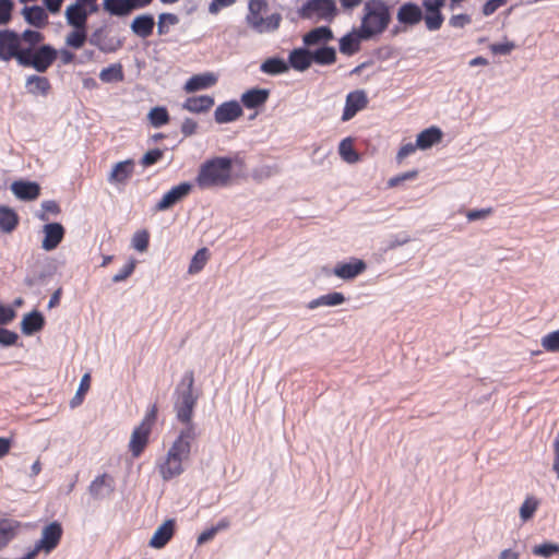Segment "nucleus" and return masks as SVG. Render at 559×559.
Masks as SVG:
<instances>
[{
  "label": "nucleus",
  "mask_w": 559,
  "mask_h": 559,
  "mask_svg": "<svg viewBox=\"0 0 559 559\" xmlns=\"http://www.w3.org/2000/svg\"><path fill=\"white\" fill-rule=\"evenodd\" d=\"M162 157H163V151L159 148H154V150L146 152L143 155V157L141 159V164L144 167H147V166H151V165L157 163Z\"/></svg>",
  "instance_id": "obj_56"
},
{
  "label": "nucleus",
  "mask_w": 559,
  "mask_h": 559,
  "mask_svg": "<svg viewBox=\"0 0 559 559\" xmlns=\"http://www.w3.org/2000/svg\"><path fill=\"white\" fill-rule=\"evenodd\" d=\"M90 385H91V377L88 373H85L81 378V381H80V384H79L75 395L70 401L71 408H75L83 402V396L88 391Z\"/></svg>",
  "instance_id": "obj_47"
},
{
  "label": "nucleus",
  "mask_w": 559,
  "mask_h": 559,
  "mask_svg": "<svg viewBox=\"0 0 559 559\" xmlns=\"http://www.w3.org/2000/svg\"><path fill=\"white\" fill-rule=\"evenodd\" d=\"M41 210H43V212H41V213H39V214L37 215V217H38L40 221H44V222H46V221H48V219H49V217L47 216V214H46V213H51V214H53V215H58V214L60 213V206H59V204H58L56 201H53V200H47V201H44V202L41 203Z\"/></svg>",
  "instance_id": "obj_52"
},
{
  "label": "nucleus",
  "mask_w": 559,
  "mask_h": 559,
  "mask_svg": "<svg viewBox=\"0 0 559 559\" xmlns=\"http://www.w3.org/2000/svg\"><path fill=\"white\" fill-rule=\"evenodd\" d=\"M391 22L390 7L384 0H367L362 8L359 29L365 38L382 34Z\"/></svg>",
  "instance_id": "obj_3"
},
{
  "label": "nucleus",
  "mask_w": 559,
  "mask_h": 559,
  "mask_svg": "<svg viewBox=\"0 0 559 559\" xmlns=\"http://www.w3.org/2000/svg\"><path fill=\"white\" fill-rule=\"evenodd\" d=\"M514 48L515 45L513 41L492 44L490 46V50L496 55H509Z\"/></svg>",
  "instance_id": "obj_60"
},
{
  "label": "nucleus",
  "mask_w": 559,
  "mask_h": 559,
  "mask_svg": "<svg viewBox=\"0 0 559 559\" xmlns=\"http://www.w3.org/2000/svg\"><path fill=\"white\" fill-rule=\"evenodd\" d=\"M88 490L95 499H103L112 492L114 480L109 475L103 474L92 481Z\"/></svg>",
  "instance_id": "obj_21"
},
{
  "label": "nucleus",
  "mask_w": 559,
  "mask_h": 559,
  "mask_svg": "<svg viewBox=\"0 0 559 559\" xmlns=\"http://www.w3.org/2000/svg\"><path fill=\"white\" fill-rule=\"evenodd\" d=\"M45 324V319L43 314L34 310L27 314H25L21 321V330L25 335H32L43 329Z\"/></svg>",
  "instance_id": "obj_29"
},
{
  "label": "nucleus",
  "mask_w": 559,
  "mask_h": 559,
  "mask_svg": "<svg viewBox=\"0 0 559 559\" xmlns=\"http://www.w3.org/2000/svg\"><path fill=\"white\" fill-rule=\"evenodd\" d=\"M362 40H369V38L362 37L359 28L353 29L340 39V51L345 56H352L360 49Z\"/></svg>",
  "instance_id": "obj_17"
},
{
  "label": "nucleus",
  "mask_w": 559,
  "mask_h": 559,
  "mask_svg": "<svg viewBox=\"0 0 559 559\" xmlns=\"http://www.w3.org/2000/svg\"><path fill=\"white\" fill-rule=\"evenodd\" d=\"M368 105V97L364 90H356L346 96L345 107L342 115V121H348L356 116V114L365 109Z\"/></svg>",
  "instance_id": "obj_9"
},
{
  "label": "nucleus",
  "mask_w": 559,
  "mask_h": 559,
  "mask_svg": "<svg viewBox=\"0 0 559 559\" xmlns=\"http://www.w3.org/2000/svg\"><path fill=\"white\" fill-rule=\"evenodd\" d=\"M15 318V311L9 306L0 305V325L10 323Z\"/></svg>",
  "instance_id": "obj_61"
},
{
  "label": "nucleus",
  "mask_w": 559,
  "mask_h": 559,
  "mask_svg": "<svg viewBox=\"0 0 559 559\" xmlns=\"http://www.w3.org/2000/svg\"><path fill=\"white\" fill-rule=\"evenodd\" d=\"M267 12V2L265 0H250L246 22L248 26L258 34L275 32L282 22L280 13H273L263 16Z\"/></svg>",
  "instance_id": "obj_4"
},
{
  "label": "nucleus",
  "mask_w": 559,
  "mask_h": 559,
  "mask_svg": "<svg viewBox=\"0 0 559 559\" xmlns=\"http://www.w3.org/2000/svg\"><path fill=\"white\" fill-rule=\"evenodd\" d=\"M135 269V260L131 259L117 274L112 276L114 283L127 280Z\"/></svg>",
  "instance_id": "obj_55"
},
{
  "label": "nucleus",
  "mask_w": 559,
  "mask_h": 559,
  "mask_svg": "<svg viewBox=\"0 0 559 559\" xmlns=\"http://www.w3.org/2000/svg\"><path fill=\"white\" fill-rule=\"evenodd\" d=\"M88 41L91 45L96 46L103 52H111L116 50V47L106 41V33L104 27H99L94 31Z\"/></svg>",
  "instance_id": "obj_42"
},
{
  "label": "nucleus",
  "mask_w": 559,
  "mask_h": 559,
  "mask_svg": "<svg viewBox=\"0 0 559 559\" xmlns=\"http://www.w3.org/2000/svg\"><path fill=\"white\" fill-rule=\"evenodd\" d=\"M338 13L334 0H307L298 10L301 19L313 20L316 22H332Z\"/></svg>",
  "instance_id": "obj_6"
},
{
  "label": "nucleus",
  "mask_w": 559,
  "mask_h": 559,
  "mask_svg": "<svg viewBox=\"0 0 559 559\" xmlns=\"http://www.w3.org/2000/svg\"><path fill=\"white\" fill-rule=\"evenodd\" d=\"M99 79L103 82H119L123 80V72L120 64H112L108 68H105L99 73Z\"/></svg>",
  "instance_id": "obj_45"
},
{
  "label": "nucleus",
  "mask_w": 559,
  "mask_h": 559,
  "mask_svg": "<svg viewBox=\"0 0 559 559\" xmlns=\"http://www.w3.org/2000/svg\"><path fill=\"white\" fill-rule=\"evenodd\" d=\"M276 173V168L273 166H262L254 170L253 177L262 180L272 177Z\"/></svg>",
  "instance_id": "obj_63"
},
{
  "label": "nucleus",
  "mask_w": 559,
  "mask_h": 559,
  "mask_svg": "<svg viewBox=\"0 0 559 559\" xmlns=\"http://www.w3.org/2000/svg\"><path fill=\"white\" fill-rule=\"evenodd\" d=\"M506 3L507 0H488L483 7V14L489 16Z\"/></svg>",
  "instance_id": "obj_62"
},
{
  "label": "nucleus",
  "mask_w": 559,
  "mask_h": 559,
  "mask_svg": "<svg viewBox=\"0 0 559 559\" xmlns=\"http://www.w3.org/2000/svg\"><path fill=\"white\" fill-rule=\"evenodd\" d=\"M104 10L111 15L126 16L132 12L129 0H104Z\"/></svg>",
  "instance_id": "obj_37"
},
{
  "label": "nucleus",
  "mask_w": 559,
  "mask_h": 559,
  "mask_svg": "<svg viewBox=\"0 0 559 559\" xmlns=\"http://www.w3.org/2000/svg\"><path fill=\"white\" fill-rule=\"evenodd\" d=\"M288 66L297 71H306L312 63L311 51L306 48H296L288 56Z\"/></svg>",
  "instance_id": "obj_26"
},
{
  "label": "nucleus",
  "mask_w": 559,
  "mask_h": 559,
  "mask_svg": "<svg viewBox=\"0 0 559 559\" xmlns=\"http://www.w3.org/2000/svg\"><path fill=\"white\" fill-rule=\"evenodd\" d=\"M148 246V234L146 231L135 233L132 237V247L143 252L147 249Z\"/></svg>",
  "instance_id": "obj_53"
},
{
  "label": "nucleus",
  "mask_w": 559,
  "mask_h": 559,
  "mask_svg": "<svg viewBox=\"0 0 559 559\" xmlns=\"http://www.w3.org/2000/svg\"><path fill=\"white\" fill-rule=\"evenodd\" d=\"M417 175H418L417 170L406 171V173L400 174V175L391 178L389 180L388 185H389V187H396L406 180H412V179L416 178Z\"/></svg>",
  "instance_id": "obj_59"
},
{
  "label": "nucleus",
  "mask_w": 559,
  "mask_h": 559,
  "mask_svg": "<svg viewBox=\"0 0 559 559\" xmlns=\"http://www.w3.org/2000/svg\"><path fill=\"white\" fill-rule=\"evenodd\" d=\"M191 191V185L189 182H181L178 186L173 187L167 191L160 201L156 204L157 211H166L174 206L176 203L186 198Z\"/></svg>",
  "instance_id": "obj_12"
},
{
  "label": "nucleus",
  "mask_w": 559,
  "mask_h": 559,
  "mask_svg": "<svg viewBox=\"0 0 559 559\" xmlns=\"http://www.w3.org/2000/svg\"><path fill=\"white\" fill-rule=\"evenodd\" d=\"M86 40V32L85 28H74V31L70 32L66 37L67 46L79 49L81 48Z\"/></svg>",
  "instance_id": "obj_48"
},
{
  "label": "nucleus",
  "mask_w": 559,
  "mask_h": 559,
  "mask_svg": "<svg viewBox=\"0 0 559 559\" xmlns=\"http://www.w3.org/2000/svg\"><path fill=\"white\" fill-rule=\"evenodd\" d=\"M338 154L342 159L348 164H355L360 159L359 154L354 148L353 140L350 138H346L341 141L338 145Z\"/></svg>",
  "instance_id": "obj_39"
},
{
  "label": "nucleus",
  "mask_w": 559,
  "mask_h": 559,
  "mask_svg": "<svg viewBox=\"0 0 559 559\" xmlns=\"http://www.w3.org/2000/svg\"><path fill=\"white\" fill-rule=\"evenodd\" d=\"M44 239L41 248L45 251L55 250L62 241L66 230L60 223H48L43 227Z\"/></svg>",
  "instance_id": "obj_11"
},
{
  "label": "nucleus",
  "mask_w": 559,
  "mask_h": 559,
  "mask_svg": "<svg viewBox=\"0 0 559 559\" xmlns=\"http://www.w3.org/2000/svg\"><path fill=\"white\" fill-rule=\"evenodd\" d=\"M179 23V17L173 13H160L157 21V33L158 35H165L169 32V26H174Z\"/></svg>",
  "instance_id": "obj_46"
},
{
  "label": "nucleus",
  "mask_w": 559,
  "mask_h": 559,
  "mask_svg": "<svg viewBox=\"0 0 559 559\" xmlns=\"http://www.w3.org/2000/svg\"><path fill=\"white\" fill-rule=\"evenodd\" d=\"M175 395L176 418L185 427L179 431L166 455L156 463V468L165 481L176 478L185 472V464L189 462L191 455V444L197 438L192 418L199 394L194 392V373L192 370L185 372L175 390Z\"/></svg>",
  "instance_id": "obj_1"
},
{
  "label": "nucleus",
  "mask_w": 559,
  "mask_h": 559,
  "mask_svg": "<svg viewBox=\"0 0 559 559\" xmlns=\"http://www.w3.org/2000/svg\"><path fill=\"white\" fill-rule=\"evenodd\" d=\"M333 39V33L328 26H319L304 35L302 41L306 46H314L320 43H328Z\"/></svg>",
  "instance_id": "obj_30"
},
{
  "label": "nucleus",
  "mask_w": 559,
  "mask_h": 559,
  "mask_svg": "<svg viewBox=\"0 0 559 559\" xmlns=\"http://www.w3.org/2000/svg\"><path fill=\"white\" fill-rule=\"evenodd\" d=\"M12 0H0V25H4L11 20V12L13 10Z\"/></svg>",
  "instance_id": "obj_54"
},
{
  "label": "nucleus",
  "mask_w": 559,
  "mask_h": 559,
  "mask_svg": "<svg viewBox=\"0 0 559 559\" xmlns=\"http://www.w3.org/2000/svg\"><path fill=\"white\" fill-rule=\"evenodd\" d=\"M17 224V214L8 206H0V230L10 234L16 228Z\"/></svg>",
  "instance_id": "obj_36"
},
{
  "label": "nucleus",
  "mask_w": 559,
  "mask_h": 559,
  "mask_svg": "<svg viewBox=\"0 0 559 559\" xmlns=\"http://www.w3.org/2000/svg\"><path fill=\"white\" fill-rule=\"evenodd\" d=\"M133 173V162L131 159L122 160L114 165L108 181L110 183H124Z\"/></svg>",
  "instance_id": "obj_27"
},
{
  "label": "nucleus",
  "mask_w": 559,
  "mask_h": 559,
  "mask_svg": "<svg viewBox=\"0 0 559 559\" xmlns=\"http://www.w3.org/2000/svg\"><path fill=\"white\" fill-rule=\"evenodd\" d=\"M444 4L445 0H423V8L425 9L423 20L428 31L435 32L441 28L444 21L441 9Z\"/></svg>",
  "instance_id": "obj_8"
},
{
  "label": "nucleus",
  "mask_w": 559,
  "mask_h": 559,
  "mask_svg": "<svg viewBox=\"0 0 559 559\" xmlns=\"http://www.w3.org/2000/svg\"><path fill=\"white\" fill-rule=\"evenodd\" d=\"M151 429L147 428L146 424H140L133 431L130 438L129 448L133 456H139L144 450Z\"/></svg>",
  "instance_id": "obj_20"
},
{
  "label": "nucleus",
  "mask_w": 559,
  "mask_h": 559,
  "mask_svg": "<svg viewBox=\"0 0 559 559\" xmlns=\"http://www.w3.org/2000/svg\"><path fill=\"white\" fill-rule=\"evenodd\" d=\"M62 536V527L61 524L58 522H51L48 525H46L41 531V537L36 543L38 548L46 552H50L53 550Z\"/></svg>",
  "instance_id": "obj_10"
},
{
  "label": "nucleus",
  "mask_w": 559,
  "mask_h": 559,
  "mask_svg": "<svg viewBox=\"0 0 559 559\" xmlns=\"http://www.w3.org/2000/svg\"><path fill=\"white\" fill-rule=\"evenodd\" d=\"M424 17L421 8L414 2L403 3L396 13V20L405 26H414L420 23Z\"/></svg>",
  "instance_id": "obj_13"
},
{
  "label": "nucleus",
  "mask_w": 559,
  "mask_h": 559,
  "mask_svg": "<svg viewBox=\"0 0 559 559\" xmlns=\"http://www.w3.org/2000/svg\"><path fill=\"white\" fill-rule=\"evenodd\" d=\"M243 114L241 106L236 100L225 102L216 107L214 119L217 123H228L237 120Z\"/></svg>",
  "instance_id": "obj_14"
},
{
  "label": "nucleus",
  "mask_w": 559,
  "mask_h": 559,
  "mask_svg": "<svg viewBox=\"0 0 559 559\" xmlns=\"http://www.w3.org/2000/svg\"><path fill=\"white\" fill-rule=\"evenodd\" d=\"M540 344L543 348L547 352H559V330L550 332L543 336Z\"/></svg>",
  "instance_id": "obj_50"
},
{
  "label": "nucleus",
  "mask_w": 559,
  "mask_h": 559,
  "mask_svg": "<svg viewBox=\"0 0 559 559\" xmlns=\"http://www.w3.org/2000/svg\"><path fill=\"white\" fill-rule=\"evenodd\" d=\"M231 173L233 159L226 156H215L200 165L195 183L203 190L224 188L230 185Z\"/></svg>",
  "instance_id": "obj_2"
},
{
  "label": "nucleus",
  "mask_w": 559,
  "mask_h": 559,
  "mask_svg": "<svg viewBox=\"0 0 559 559\" xmlns=\"http://www.w3.org/2000/svg\"><path fill=\"white\" fill-rule=\"evenodd\" d=\"M552 471L556 473L557 478L559 479V435L556 437L554 441Z\"/></svg>",
  "instance_id": "obj_64"
},
{
  "label": "nucleus",
  "mask_w": 559,
  "mask_h": 559,
  "mask_svg": "<svg viewBox=\"0 0 559 559\" xmlns=\"http://www.w3.org/2000/svg\"><path fill=\"white\" fill-rule=\"evenodd\" d=\"M260 70L261 72L269 75H278L286 73L289 70V66L284 59L280 57H272L265 59L261 63Z\"/></svg>",
  "instance_id": "obj_35"
},
{
  "label": "nucleus",
  "mask_w": 559,
  "mask_h": 559,
  "mask_svg": "<svg viewBox=\"0 0 559 559\" xmlns=\"http://www.w3.org/2000/svg\"><path fill=\"white\" fill-rule=\"evenodd\" d=\"M25 86L29 94L41 96H46L51 87L48 79L39 75L27 76Z\"/></svg>",
  "instance_id": "obj_34"
},
{
  "label": "nucleus",
  "mask_w": 559,
  "mask_h": 559,
  "mask_svg": "<svg viewBox=\"0 0 559 559\" xmlns=\"http://www.w3.org/2000/svg\"><path fill=\"white\" fill-rule=\"evenodd\" d=\"M345 301V296L342 293L334 292L326 295H322L308 302V309H316L319 307H336Z\"/></svg>",
  "instance_id": "obj_33"
},
{
  "label": "nucleus",
  "mask_w": 559,
  "mask_h": 559,
  "mask_svg": "<svg viewBox=\"0 0 559 559\" xmlns=\"http://www.w3.org/2000/svg\"><path fill=\"white\" fill-rule=\"evenodd\" d=\"M90 13L91 12L87 9L72 3L67 7L64 17L67 24L73 28H86V22Z\"/></svg>",
  "instance_id": "obj_18"
},
{
  "label": "nucleus",
  "mask_w": 559,
  "mask_h": 559,
  "mask_svg": "<svg viewBox=\"0 0 559 559\" xmlns=\"http://www.w3.org/2000/svg\"><path fill=\"white\" fill-rule=\"evenodd\" d=\"M312 62L320 66H330L336 61V50L333 47L324 46L311 51Z\"/></svg>",
  "instance_id": "obj_38"
},
{
  "label": "nucleus",
  "mask_w": 559,
  "mask_h": 559,
  "mask_svg": "<svg viewBox=\"0 0 559 559\" xmlns=\"http://www.w3.org/2000/svg\"><path fill=\"white\" fill-rule=\"evenodd\" d=\"M21 14L23 15L24 20L34 27L41 28L48 24V14L41 7L25 5L22 9Z\"/></svg>",
  "instance_id": "obj_22"
},
{
  "label": "nucleus",
  "mask_w": 559,
  "mask_h": 559,
  "mask_svg": "<svg viewBox=\"0 0 559 559\" xmlns=\"http://www.w3.org/2000/svg\"><path fill=\"white\" fill-rule=\"evenodd\" d=\"M25 47L21 45L20 34L14 31L4 29L0 31V59L9 61L16 59L23 55Z\"/></svg>",
  "instance_id": "obj_7"
},
{
  "label": "nucleus",
  "mask_w": 559,
  "mask_h": 559,
  "mask_svg": "<svg viewBox=\"0 0 559 559\" xmlns=\"http://www.w3.org/2000/svg\"><path fill=\"white\" fill-rule=\"evenodd\" d=\"M44 39V36L38 31L26 29L20 35L21 45L35 49V46Z\"/></svg>",
  "instance_id": "obj_49"
},
{
  "label": "nucleus",
  "mask_w": 559,
  "mask_h": 559,
  "mask_svg": "<svg viewBox=\"0 0 559 559\" xmlns=\"http://www.w3.org/2000/svg\"><path fill=\"white\" fill-rule=\"evenodd\" d=\"M270 91L265 88H252L241 95V102L248 109H253L266 103Z\"/></svg>",
  "instance_id": "obj_28"
},
{
  "label": "nucleus",
  "mask_w": 559,
  "mask_h": 559,
  "mask_svg": "<svg viewBox=\"0 0 559 559\" xmlns=\"http://www.w3.org/2000/svg\"><path fill=\"white\" fill-rule=\"evenodd\" d=\"M20 522L12 519L0 520V550L8 546V544L15 537Z\"/></svg>",
  "instance_id": "obj_32"
},
{
  "label": "nucleus",
  "mask_w": 559,
  "mask_h": 559,
  "mask_svg": "<svg viewBox=\"0 0 559 559\" xmlns=\"http://www.w3.org/2000/svg\"><path fill=\"white\" fill-rule=\"evenodd\" d=\"M19 335L7 329L0 328V344L2 346H12L16 343Z\"/></svg>",
  "instance_id": "obj_57"
},
{
  "label": "nucleus",
  "mask_w": 559,
  "mask_h": 559,
  "mask_svg": "<svg viewBox=\"0 0 559 559\" xmlns=\"http://www.w3.org/2000/svg\"><path fill=\"white\" fill-rule=\"evenodd\" d=\"M230 525V521L227 518L221 519L216 525L202 532L197 539L198 545H203L212 540L215 535L219 532L227 530Z\"/></svg>",
  "instance_id": "obj_40"
},
{
  "label": "nucleus",
  "mask_w": 559,
  "mask_h": 559,
  "mask_svg": "<svg viewBox=\"0 0 559 559\" xmlns=\"http://www.w3.org/2000/svg\"><path fill=\"white\" fill-rule=\"evenodd\" d=\"M58 57V51L50 45H43L37 49L25 47L23 55L19 56V64L31 67L37 72H46Z\"/></svg>",
  "instance_id": "obj_5"
},
{
  "label": "nucleus",
  "mask_w": 559,
  "mask_h": 559,
  "mask_svg": "<svg viewBox=\"0 0 559 559\" xmlns=\"http://www.w3.org/2000/svg\"><path fill=\"white\" fill-rule=\"evenodd\" d=\"M217 78L213 73H202L191 76L185 84V91L187 93H193L197 91L209 88L215 85Z\"/></svg>",
  "instance_id": "obj_25"
},
{
  "label": "nucleus",
  "mask_w": 559,
  "mask_h": 559,
  "mask_svg": "<svg viewBox=\"0 0 559 559\" xmlns=\"http://www.w3.org/2000/svg\"><path fill=\"white\" fill-rule=\"evenodd\" d=\"M540 500L535 496H527L520 507L519 514L523 522L531 520L538 509Z\"/></svg>",
  "instance_id": "obj_41"
},
{
  "label": "nucleus",
  "mask_w": 559,
  "mask_h": 559,
  "mask_svg": "<svg viewBox=\"0 0 559 559\" xmlns=\"http://www.w3.org/2000/svg\"><path fill=\"white\" fill-rule=\"evenodd\" d=\"M155 21L152 14H141L131 22V31L141 38H147L152 35Z\"/></svg>",
  "instance_id": "obj_24"
},
{
  "label": "nucleus",
  "mask_w": 559,
  "mask_h": 559,
  "mask_svg": "<svg viewBox=\"0 0 559 559\" xmlns=\"http://www.w3.org/2000/svg\"><path fill=\"white\" fill-rule=\"evenodd\" d=\"M532 551L535 556L549 558L554 555L559 554V544L544 543V544L534 546Z\"/></svg>",
  "instance_id": "obj_51"
},
{
  "label": "nucleus",
  "mask_w": 559,
  "mask_h": 559,
  "mask_svg": "<svg viewBox=\"0 0 559 559\" xmlns=\"http://www.w3.org/2000/svg\"><path fill=\"white\" fill-rule=\"evenodd\" d=\"M174 520H166L162 525H159L154 532L150 546L156 549L163 548L173 537L174 535Z\"/></svg>",
  "instance_id": "obj_19"
},
{
  "label": "nucleus",
  "mask_w": 559,
  "mask_h": 559,
  "mask_svg": "<svg viewBox=\"0 0 559 559\" xmlns=\"http://www.w3.org/2000/svg\"><path fill=\"white\" fill-rule=\"evenodd\" d=\"M366 263L360 259H353L347 263H338L333 269V274L337 277L348 281L353 280L366 270Z\"/></svg>",
  "instance_id": "obj_16"
},
{
  "label": "nucleus",
  "mask_w": 559,
  "mask_h": 559,
  "mask_svg": "<svg viewBox=\"0 0 559 559\" xmlns=\"http://www.w3.org/2000/svg\"><path fill=\"white\" fill-rule=\"evenodd\" d=\"M214 105V99L207 95L189 97L182 104V108L190 112H205Z\"/></svg>",
  "instance_id": "obj_31"
},
{
  "label": "nucleus",
  "mask_w": 559,
  "mask_h": 559,
  "mask_svg": "<svg viewBox=\"0 0 559 559\" xmlns=\"http://www.w3.org/2000/svg\"><path fill=\"white\" fill-rule=\"evenodd\" d=\"M209 260V250L206 248L199 249L192 257L188 273L197 274L203 270Z\"/></svg>",
  "instance_id": "obj_43"
},
{
  "label": "nucleus",
  "mask_w": 559,
  "mask_h": 559,
  "mask_svg": "<svg viewBox=\"0 0 559 559\" xmlns=\"http://www.w3.org/2000/svg\"><path fill=\"white\" fill-rule=\"evenodd\" d=\"M442 136L443 133L440 128L435 126L427 128L417 134L416 146L421 151L428 150L441 142Z\"/></svg>",
  "instance_id": "obj_23"
},
{
  "label": "nucleus",
  "mask_w": 559,
  "mask_h": 559,
  "mask_svg": "<svg viewBox=\"0 0 559 559\" xmlns=\"http://www.w3.org/2000/svg\"><path fill=\"white\" fill-rule=\"evenodd\" d=\"M472 22V19L468 14H455L452 15L449 20V25L454 28H463Z\"/></svg>",
  "instance_id": "obj_58"
},
{
  "label": "nucleus",
  "mask_w": 559,
  "mask_h": 559,
  "mask_svg": "<svg viewBox=\"0 0 559 559\" xmlns=\"http://www.w3.org/2000/svg\"><path fill=\"white\" fill-rule=\"evenodd\" d=\"M147 118L154 128H160L169 121V115L165 107H154L150 110Z\"/></svg>",
  "instance_id": "obj_44"
},
{
  "label": "nucleus",
  "mask_w": 559,
  "mask_h": 559,
  "mask_svg": "<svg viewBox=\"0 0 559 559\" xmlns=\"http://www.w3.org/2000/svg\"><path fill=\"white\" fill-rule=\"evenodd\" d=\"M11 191L19 200L33 201L39 197L40 187L36 182L16 180L12 182Z\"/></svg>",
  "instance_id": "obj_15"
}]
</instances>
